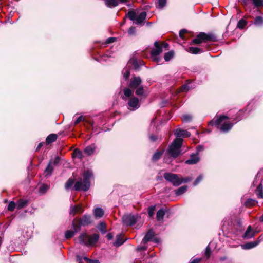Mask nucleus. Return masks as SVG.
<instances>
[{
  "mask_svg": "<svg viewBox=\"0 0 263 263\" xmlns=\"http://www.w3.org/2000/svg\"><path fill=\"white\" fill-rule=\"evenodd\" d=\"M230 118L224 115L217 116L216 118H214L209 122V125L217 126L218 128L223 133H227L234 126L233 123L224 122L219 127V125L224 120H229Z\"/></svg>",
  "mask_w": 263,
  "mask_h": 263,
  "instance_id": "nucleus-1",
  "label": "nucleus"
},
{
  "mask_svg": "<svg viewBox=\"0 0 263 263\" xmlns=\"http://www.w3.org/2000/svg\"><path fill=\"white\" fill-rule=\"evenodd\" d=\"M92 176V173L89 170L85 171L83 174V181H82V178H79V180L74 184L73 190L76 191L86 192L88 191L90 187V178Z\"/></svg>",
  "mask_w": 263,
  "mask_h": 263,
  "instance_id": "nucleus-2",
  "label": "nucleus"
},
{
  "mask_svg": "<svg viewBox=\"0 0 263 263\" xmlns=\"http://www.w3.org/2000/svg\"><path fill=\"white\" fill-rule=\"evenodd\" d=\"M218 41L217 37L213 32H209L206 33L203 32H200L196 36V38L194 39L191 45H200L202 43H206L208 42H216Z\"/></svg>",
  "mask_w": 263,
  "mask_h": 263,
  "instance_id": "nucleus-3",
  "label": "nucleus"
},
{
  "mask_svg": "<svg viewBox=\"0 0 263 263\" xmlns=\"http://www.w3.org/2000/svg\"><path fill=\"white\" fill-rule=\"evenodd\" d=\"M99 239V235L97 233L89 236L85 233L81 234L79 237L80 243L86 246H93L96 245Z\"/></svg>",
  "mask_w": 263,
  "mask_h": 263,
  "instance_id": "nucleus-4",
  "label": "nucleus"
},
{
  "mask_svg": "<svg viewBox=\"0 0 263 263\" xmlns=\"http://www.w3.org/2000/svg\"><path fill=\"white\" fill-rule=\"evenodd\" d=\"M73 222L81 229L82 226H87L91 224L92 220L90 215L85 214L81 218H75Z\"/></svg>",
  "mask_w": 263,
  "mask_h": 263,
  "instance_id": "nucleus-5",
  "label": "nucleus"
},
{
  "mask_svg": "<svg viewBox=\"0 0 263 263\" xmlns=\"http://www.w3.org/2000/svg\"><path fill=\"white\" fill-rule=\"evenodd\" d=\"M163 177L167 181L171 183L174 186H178L181 185L179 174L166 172L164 174Z\"/></svg>",
  "mask_w": 263,
  "mask_h": 263,
  "instance_id": "nucleus-6",
  "label": "nucleus"
},
{
  "mask_svg": "<svg viewBox=\"0 0 263 263\" xmlns=\"http://www.w3.org/2000/svg\"><path fill=\"white\" fill-rule=\"evenodd\" d=\"M137 216L132 214L125 215L122 217L123 222L126 226H134L137 221Z\"/></svg>",
  "mask_w": 263,
  "mask_h": 263,
  "instance_id": "nucleus-7",
  "label": "nucleus"
},
{
  "mask_svg": "<svg viewBox=\"0 0 263 263\" xmlns=\"http://www.w3.org/2000/svg\"><path fill=\"white\" fill-rule=\"evenodd\" d=\"M141 83V78L139 76L136 77L135 76V75H133L130 80L129 84H128V87L131 89H135L138 88V87H139V86H140Z\"/></svg>",
  "mask_w": 263,
  "mask_h": 263,
  "instance_id": "nucleus-8",
  "label": "nucleus"
},
{
  "mask_svg": "<svg viewBox=\"0 0 263 263\" xmlns=\"http://www.w3.org/2000/svg\"><path fill=\"white\" fill-rule=\"evenodd\" d=\"M72 227L73 230H67L65 233V237L66 239H71L74 236L76 233L80 231L79 227H77L76 224L72 221Z\"/></svg>",
  "mask_w": 263,
  "mask_h": 263,
  "instance_id": "nucleus-9",
  "label": "nucleus"
},
{
  "mask_svg": "<svg viewBox=\"0 0 263 263\" xmlns=\"http://www.w3.org/2000/svg\"><path fill=\"white\" fill-rule=\"evenodd\" d=\"M180 149L174 147V145H170L168 146V148L167 150L166 153L165 155H168V156L172 157L174 158L177 157L178 156L180 155Z\"/></svg>",
  "mask_w": 263,
  "mask_h": 263,
  "instance_id": "nucleus-10",
  "label": "nucleus"
},
{
  "mask_svg": "<svg viewBox=\"0 0 263 263\" xmlns=\"http://www.w3.org/2000/svg\"><path fill=\"white\" fill-rule=\"evenodd\" d=\"M155 48H153L150 52L151 57H155L162 52V46L158 41L155 42L154 44Z\"/></svg>",
  "mask_w": 263,
  "mask_h": 263,
  "instance_id": "nucleus-11",
  "label": "nucleus"
},
{
  "mask_svg": "<svg viewBox=\"0 0 263 263\" xmlns=\"http://www.w3.org/2000/svg\"><path fill=\"white\" fill-rule=\"evenodd\" d=\"M128 105L133 110L138 109L140 106L139 99L135 97L130 98L128 100Z\"/></svg>",
  "mask_w": 263,
  "mask_h": 263,
  "instance_id": "nucleus-12",
  "label": "nucleus"
},
{
  "mask_svg": "<svg viewBox=\"0 0 263 263\" xmlns=\"http://www.w3.org/2000/svg\"><path fill=\"white\" fill-rule=\"evenodd\" d=\"M155 235V232L152 229H150L146 233L145 236L142 240V243H147L148 241H152Z\"/></svg>",
  "mask_w": 263,
  "mask_h": 263,
  "instance_id": "nucleus-13",
  "label": "nucleus"
},
{
  "mask_svg": "<svg viewBox=\"0 0 263 263\" xmlns=\"http://www.w3.org/2000/svg\"><path fill=\"white\" fill-rule=\"evenodd\" d=\"M199 161L198 152L196 154H192L190 156V159L185 161V164L193 165L197 163Z\"/></svg>",
  "mask_w": 263,
  "mask_h": 263,
  "instance_id": "nucleus-14",
  "label": "nucleus"
},
{
  "mask_svg": "<svg viewBox=\"0 0 263 263\" xmlns=\"http://www.w3.org/2000/svg\"><path fill=\"white\" fill-rule=\"evenodd\" d=\"M84 211V209L82 208V205L77 204L73 206L70 207V214L74 216L76 214H81L83 213Z\"/></svg>",
  "mask_w": 263,
  "mask_h": 263,
  "instance_id": "nucleus-15",
  "label": "nucleus"
},
{
  "mask_svg": "<svg viewBox=\"0 0 263 263\" xmlns=\"http://www.w3.org/2000/svg\"><path fill=\"white\" fill-rule=\"evenodd\" d=\"M50 185L46 183H42L40 184L38 193L40 196H42L46 194V193L49 190Z\"/></svg>",
  "mask_w": 263,
  "mask_h": 263,
  "instance_id": "nucleus-16",
  "label": "nucleus"
},
{
  "mask_svg": "<svg viewBox=\"0 0 263 263\" xmlns=\"http://www.w3.org/2000/svg\"><path fill=\"white\" fill-rule=\"evenodd\" d=\"M174 134L177 137H189L191 135L189 132L182 129H177Z\"/></svg>",
  "mask_w": 263,
  "mask_h": 263,
  "instance_id": "nucleus-17",
  "label": "nucleus"
},
{
  "mask_svg": "<svg viewBox=\"0 0 263 263\" xmlns=\"http://www.w3.org/2000/svg\"><path fill=\"white\" fill-rule=\"evenodd\" d=\"M96 149V146L95 144H92L89 146H87L84 149V153L87 156H90L92 155Z\"/></svg>",
  "mask_w": 263,
  "mask_h": 263,
  "instance_id": "nucleus-18",
  "label": "nucleus"
},
{
  "mask_svg": "<svg viewBox=\"0 0 263 263\" xmlns=\"http://www.w3.org/2000/svg\"><path fill=\"white\" fill-rule=\"evenodd\" d=\"M58 138V135L56 134H51L49 135L46 139V144L48 145L55 142Z\"/></svg>",
  "mask_w": 263,
  "mask_h": 263,
  "instance_id": "nucleus-19",
  "label": "nucleus"
},
{
  "mask_svg": "<svg viewBox=\"0 0 263 263\" xmlns=\"http://www.w3.org/2000/svg\"><path fill=\"white\" fill-rule=\"evenodd\" d=\"M146 12L145 11H143L140 13V14L136 16V24L137 25L141 24L146 18Z\"/></svg>",
  "mask_w": 263,
  "mask_h": 263,
  "instance_id": "nucleus-20",
  "label": "nucleus"
},
{
  "mask_svg": "<svg viewBox=\"0 0 263 263\" xmlns=\"http://www.w3.org/2000/svg\"><path fill=\"white\" fill-rule=\"evenodd\" d=\"M255 193L258 198H263V185L261 182L257 186Z\"/></svg>",
  "mask_w": 263,
  "mask_h": 263,
  "instance_id": "nucleus-21",
  "label": "nucleus"
},
{
  "mask_svg": "<svg viewBox=\"0 0 263 263\" xmlns=\"http://www.w3.org/2000/svg\"><path fill=\"white\" fill-rule=\"evenodd\" d=\"M259 244L258 241H255L253 242H249L246 243L241 246L242 248L244 249H252Z\"/></svg>",
  "mask_w": 263,
  "mask_h": 263,
  "instance_id": "nucleus-22",
  "label": "nucleus"
},
{
  "mask_svg": "<svg viewBox=\"0 0 263 263\" xmlns=\"http://www.w3.org/2000/svg\"><path fill=\"white\" fill-rule=\"evenodd\" d=\"M125 240H124L121 234L117 235L116 236V241L114 242V246L118 247L125 242Z\"/></svg>",
  "mask_w": 263,
  "mask_h": 263,
  "instance_id": "nucleus-23",
  "label": "nucleus"
},
{
  "mask_svg": "<svg viewBox=\"0 0 263 263\" xmlns=\"http://www.w3.org/2000/svg\"><path fill=\"white\" fill-rule=\"evenodd\" d=\"M52 161L50 160L45 170L44 173L45 174L46 177L51 175L53 172V167L52 166Z\"/></svg>",
  "mask_w": 263,
  "mask_h": 263,
  "instance_id": "nucleus-24",
  "label": "nucleus"
},
{
  "mask_svg": "<svg viewBox=\"0 0 263 263\" xmlns=\"http://www.w3.org/2000/svg\"><path fill=\"white\" fill-rule=\"evenodd\" d=\"M28 204V200L20 199L16 203V208L19 210L21 209Z\"/></svg>",
  "mask_w": 263,
  "mask_h": 263,
  "instance_id": "nucleus-25",
  "label": "nucleus"
},
{
  "mask_svg": "<svg viewBox=\"0 0 263 263\" xmlns=\"http://www.w3.org/2000/svg\"><path fill=\"white\" fill-rule=\"evenodd\" d=\"M182 142L183 139L182 138H176L174 140L173 142L171 145H174V147H176L180 149V148L182 146Z\"/></svg>",
  "mask_w": 263,
  "mask_h": 263,
  "instance_id": "nucleus-26",
  "label": "nucleus"
},
{
  "mask_svg": "<svg viewBox=\"0 0 263 263\" xmlns=\"http://www.w3.org/2000/svg\"><path fill=\"white\" fill-rule=\"evenodd\" d=\"M105 5L108 8H112L117 6L119 2L117 0H105Z\"/></svg>",
  "mask_w": 263,
  "mask_h": 263,
  "instance_id": "nucleus-27",
  "label": "nucleus"
},
{
  "mask_svg": "<svg viewBox=\"0 0 263 263\" xmlns=\"http://www.w3.org/2000/svg\"><path fill=\"white\" fill-rule=\"evenodd\" d=\"M104 214V211L101 208H97L93 211V214L96 218H101Z\"/></svg>",
  "mask_w": 263,
  "mask_h": 263,
  "instance_id": "nucleus-28",
  "label": "nucleus"
},
{
  "mask_svg": "<svg viewBox=\"0 0 263 263\" xmlns=\"http://www.w3.org/2000/svg\"><path fill=\"white\" fill-rule=\"evenodd\" d=\"M252 230V229L251 226H248L246 231L245 232V233L243 236V237L244 238L248 239V238H251L254 237V233H251Z\"/></svg>",
  "mask_w": 263,
  "mask_h": 263,
  "instance_id": "nucleus-29",
  "label": "nucleus"
},
{
  "mask_svg": "<svg viewBox=\"0 0 263 263\" xmlns=\"http://www.w3.org/2000/svg\"><path fill=\"white\" fill-rule=\"evenodd\" d=\"M72 156L73 158H78L80 159H82L84 157L82 151L78 148L73 150Z\"/></svg>",
  "mask_w": 263,
  "mask_h": 263,
  "instance_id": "nucleus-30",
  "label": "nucleus"
},
{
  "mask_svg": "<svg viewBox=\"0 0 263 263\" xmlns=\"http://www.w3.org/2000/svg\"><path fill=\"white\" fill-rule=\"evenodd\" d=\"M189 52L191 53H192V54H197L199 53H201V52H203V51L198 48V47H190L187 50Z\"/></svg>",
  "mask_w": 263,
  "mask_h": 263,
  "instance_id": "nucleus-31",
  "label": "nucleus"
},
{
  "mask_svg": "<svg viewBox=\"0 0 263 263\" xmlns=\"http://www.w3.org/2000/svg\"><path fill=\"white\" fill-rule=\"evenodd\" d=\"M165 215V211L163 208L159 209L156 214V219L158 221H160L163 220V217Z\"/></svg>",
  "mask_w": 263,
  "mask_h": 263,
  "instance_id": "nucleus-32",
  "label": "nucleus"
},
{
  "mask_svg": "<svg viewBox=\"0 0 263 263\" xmlns=\"http://www.w3.org/2000/svg\"><path fill=\"white\" fill-rule=\"evenodd\" d=\"M258 203L257 201L255 199L249 198L245 202V205L246 207L251 208L255 206Z\"/></svg>",
  "mask_w": 263,
  "mask_h": 263,
  "instance_id": "nucleus-33",
  "label": "nucleus"
},
{
  "mask_svg": "<svg viewBox=\"0 0 263 263\" xmlns=\"http://www.w3.org/2000/svg\"><path fill=\"white\" fill-rule=\"evenodd\" d=\"M187 188L188 187L187 185H183L179 187L177 190H175L176 195L179 196L184 194L187 191Z\"/></svg>",
  "mask_w": 263,
  "mask_h": 263,
  "instance_id": "nucleus-34",
  "label": "nucleus"
},
{
  "mask_svg": "<svg viewBox=\"0 0 263 263\" xmlns=\"http://www.w3.org/2000/svg\"><path fill=\"white\" fill-rule=\"evenodd\" d=\"M164 150L157 151L154 154L152 158V161L156 162L159 160L163 154Z\"/></svg>",
  "mask_w": 263,
  "mask_h": 263,
  "instance_id": "nucleus-35",
  "label": "nucleus"
},
{
  "mask_svg": "<svg viewBox=\"0 0 263 263\" xmlns=\"http://www.w3.org/2000/svg\"><path fill=\"white\" fill-rule=\"evenodd\" d=\"M97 228L102 234H104L106 233V224L105 222H100L97 226Z\"/></svg>",
  "mask_w": 263,
  "mask_h": 263,
  "instance_id": "nucleus-36",
  "label": "nucleus"
},
{
  "mask_svg": "<svg viewBox=\"0 0 263 263\" xmlns=\"http://www.w3.org/2000/svg\"><path fill=\"white\" fill-rule=\"evenodd\" d=\"M136 16V13L133 10H129L125 15V17H128L131 21H135Z\"/></svg>",
  "mask_w": 263,
  "mask_h": 263,
  "instance_id": "nucleus-37",
  "label": "nucleus"
},
{
  "mask_svg": "<svg viewBox=\"0 0 263 263\" xmlns=\"http://www.w3.org/2000/svg\"><path fill=\"white\" fill-rule=\"evenodd\" d=\"M243 116V112L241 110H239L237 112V113L235 115V117L234 119L232 120V122L236 121L235 122L233 123L234 124L236 123L238 121H239L242 120Z\"/></svg>",
  "mask_w": 263,
  "mask_h": 263,
  "instance_id": "nucleus-38",
  "label": "nucleus"
},
{
  "mask_svg": "<svg viewBox=\"0 0 263 263\" xmlns=\"http://www.w3.org/2000/svg\"><path fill=\"white\" fill-rule=\"evenodd\" d=\"M175 52L173 50H171L164 54V59L165 61L168 62L174 56Z\"/></svg>",
  "mask_w": 263,
  "mask_h": 263,
  "instance_id": "nucleus-39",
  "label": "nucleus"
},
{
  "mask_svg": "<svg viewBox=\"0 0 263 263\" xmlns=\"http://www.w3.org/2000/svg\"><path fill=\"white\" fill-rule=\"evenodd\" d=\"M75 180L74 178H69L67 182L65 183L64 187L65 190H68L72 187L74 183Z\"/></svg>",
  "mask_w": 263,
  "mask_h": 263,
  "instance_id": "nucleus-40",
  "label": "nucleus"
},
{
  "mask_svg": "<svg viewBox=\"0 0 263 263\" xmlns=\"http://www.w3.org/2000/svg\"><path fill=\"white\" fill-rule=\"evenodd\" d=\"M247 22L245 20L241 18L240 20L237 25V27L239 29H243L247 25Z\"/></svg>",
  "mask_w": 263,
  "mask_h": 263,
  "instance_id": "nucleus-41",
  "label": "nucleus"
},
{
  "mask_svg": "<svg viewBox=\"0 0 263 263\" xmlns=\"http://www.w3.org/2000/svg\"><path fill=\"white\" fill-rule=\"evenodd\" d=\"M254 24L257 26H260L263 24V18L261 16H256L254 21Z\"/></svg>",
  "mask_w": 263,
  "mask_h": 263,
  "instance_id": "nucleus-42",
  "label": "nucleus"
},
{
  "mask_svg": "<svg viewBox=\"0 0 263 263\" xmlns=\"http://www.w3.org/2000/svg\"><path fill=\"white\" fill-rule=\"evenodd\" d=\"M130 63L132 64L133 69L137 71L140 68L139 64L136 60H133L130 61Z\"/></svg>",
  "mask_w": 263,
  "mask_h": 263,
  "instance_id": "nucleus-43",
  "label": "nucleus"
},
{
  "mask_svg": "<svg viewBox=\"0 0 263 263\" xmlns=\"http://www.w3.org/2000/svg\"><path fill=\"white\" fill-rule=\"evenodd\" d=\"M192 178L190 177H183L181 175H180V182H181V184L183 183H187L192 180Z\"/></svg>",
  "mask_w": 263,
  "mask_h": 263,
  "instance_id": "nucleus-44",
  "label": "nucleus"
},
{
  "mask_svg": "<svg viewBox=\"0 0 263 263\" xmlns=\"http://www.w3.org/2000/svg\"><path fill=\"white\" fill-rule=\"evenodd\" d=\"M156 210L155 205L149 206L148 208V214L149 217H152L154 215V212Z\"/></svg>",
  "mask_w": 263,
  "mask_h": 263,
  "instance_id": "nucleus-45",
  "label": "nucleus"
},
{
  "mask_svg": "<svg viewBox=\"0 0 263 263\" xmlns=\"http://www.w3.org/2000/svg\"><path fill=\"white\" fill-rule=\"evenodd\" d=\"M167 0H158V8L162 9L164 8L166 4Z\"/></svg>",
  "mask_w": 263,
  "mask_h": 263,
  "instance_id": "nucleus-46",
  "label": "nucleus"
},
{
  "mask_svg": "<svg viewBox=\"0 0 263 263\" xmlns=\"http://www.w3.org/2000/svg\"><path fill=\"white\" fill-rule=\"evenodd\" d=\"M136 94L138 96H141L144 93V87L143 86H139L137 88L135 92Z\"/></svg>",
  "mask_w": 263,
  "mask_h": 263,
  "instance_id": "nucleus-47",
  "label": "nucleus"
},
{
  "mask_svg": "<svg viewBox=\"0 0 263 263\" xmlns=\"http://www.w3.org/2000/svg\"><path fill=\"white\" fill-rule=\"evenodd\" d=\"M15 207H16V204L14 201H11L8 205L7 209L12 212L14 211Z\"/></svg>",
  "mask_w": 263,
  "mask_h": 263,
  "instance_id": "nucleus-48",
  "label": "nucleus"
},
{
  "mask_svg": "<svg viewBox=\"0 0 263 263\" xmlns=\"http://www.w3.org/2000/svg\"><path fill=\"white\" fill-rule=\"evenodd\" d=\"M123 92L124 95L127 97H130L132 96V91L129 87L124 88Z\"/></svg>",
  "mask_w": 263,
  "mask_h": 263,
  "instance_id": "nucleus-49",
  "label": "nucleus"
},
{
  "mask_svg": "<svg viewBox=\"0 0 263 263\" xmlns=\"http://www.w3.org/2000/svg\"><path fill=\"white\" fill-rule=\"evenodd\" d=\"M252 2L257 7L263 6V0H252Z\"/></svg>",
  "mask_w": 263,
  "mask_h": 263,
  "instance_id": "nucleus-50",
  "label": "nucleus"
},
{
  "mask_svg": "<svg viewBox=\"0 0 263 263\" xmlns=\"http://www.w3.org/2000/svg\"><path fill=\"white\" fill-rule=\"evenodd\" d=\"M83 259L87 263H100V261L98 259H89L87 257H84Z\"/></svg>",
  "mask_w": 263,
  "mask_h": 263,
  "instance_id": "nucleus-51",
  "label": "nucleus"
},
{
  "mask_svg": "<svg viewBox=\"0 0 263 263\" xmlns=\"http://www.w3.org/2000/svg\"><path fill=\"white\" fill-rule=\"evenodd\" d=\"M187 32V30L185 29H183L180 30L179 31V37L182 39H185V34H186Z\"/></svg>",
  "mask_w": 263,
  "mask_h": 263,
  "instance_id": "nucleus-52",
  "label": "nucleus"
},
{
  "mask_svg": "<svg viewBox=\"0 0 263 263\" xmlns=\"http://www.w3.org/2000/svg\"><path fill=\"white\" fill-rule=\"evenodd\" d=\"M130 75V70L128 69H126L125 71L123 73V78L125 80H127Z\"/></svg>",
  "mask_w": 263,
  "mask_h": 263,
  "instance_id": "nucleus-53",
  "label": "nucleus"
},
{
  "mask_svg": "<svg viewBox=\"0 0 263 263\" xmlns=\"http://www.w3.org/2000/svg\"><path fill=\"white\" fill-rule=\"evenodd\" d=\"M128 33L130 35H135V34H136V27L131 26L128 31Z\"/></svg>",
  "mask_w": 263,
  "mask_h": 263,
  "instance_id": "nucleus-54",
  "label": "nucleus"
},
{
  "mask_svg": "<svg viewBox=\"0 0 263 263\" xmlns=\"http://www.w3.org/2000/svg\"><path fill=\"white\" fill-rule=\"evenodd\" d=\"M192 118L190 115H185L183 116V121L188 122L192 121Z\"/></svg>",
  "mask_w": 263,
  "mask_h": 263,
  "instance_id": "nucleus-55",
  "label": "nucleus"
},
{
  "mask_svg": "<svg viewBox=\"0 0 263 263\" xmlns=\"http://www.w3.org/2000/svg\"><path fill=\"white\" fill-rule=\"evenodd\" d=\"M211 253V250L209 246H208L205 249V256L207 258H209Z\"/></svg>",
  "mask_w": 263,
  "mask_h": 263,
  "instance_id": "nucleus-56",
  "label": "nucleus"
},
{
  "mask_svg": "<svg viewBox=\"0 0 263 263\" xmlns=\"http://www.w3.org/2000/svg\"><path fill=\"white\" fill-rule=\"evenodd\" d=\"M190 89V86L187 84H184L180 87V90L182 91H187Z\"/></svg>",
  "mask_w": 263,
  "mask_h": 263,
  "instance_id": "nucleus-57",
  "label": "nucleus"
},
{
  "mask_svg": "<svg viewBox=\"0 0 263 263\" xmlns=\"http://www.w3.org/2000/svg\"><path fill=\"white\" fill-rule=\"evenodd\" d=\"M203 177L201 175H199L195 180L194 182V185H197L198 183L200 182V181L202 180Z\"/></svg>",
  "mask_w": 263,
  "mask_h": 263,
  "instance_id": "nucleus-58",
  "label": "nucleus"
},
{
  "mask_svg": "<svg viewBox=\"0 0 263 263\" xmlns=\"http://www.w3.org/2000/svg\"><path fill=\"white\" fill-rule=\"evenodd\" d=\"M82 121H84V118L83 116H80L74 121V125H77L78 124H79L80 122H81Z\"/></svg>",
  "mask_w": 263,
  "mask_h": 263,
  "instance_id": "nucleus-59",
  "label": "nucleus"
},
{
  "mask_svg": "<svg viewBox=\"0 0 263 263\" xmlns=\"http://www.w3.org/2000/svg\"><path fill=\"white\" fill-rule=\"evenodd\" d=\"M116 38L114 37H110L106 40V43L107 44H110L116 41Z\"/></svg>",
  "mask_w": 263,
  "mask_h": 263,
  "instance_id": "nucleus-60",
  "label": "nucleus"
},
{
  "mask_svg": "<svg viewBox=\"0 0 263 263\" xmlns=\"http://www.w3.org/2000/svg\"><path fill=\"white\" fill-rule=\"evenodd\" d=\"M147 249V247L146 246H140V247H138L137 248H136V250L138 252H139V251H144V250H146Z\"/></svg>",
  "mask_w": 263,
  "mask_h": 263,
  "instance_id": "nucleus-61",
  "label": "nucleus"
},
{
  "mask_svg": "<svg viewBox=\"0 0 263 263\" xmlns=\"http://www.w3.org/2000/svg\"><path fill=\"white\" fill-rule=\"evenodd\" d=\"M61 160V158L59 156H56L54 158V160L53 162V163L54 165H57L59 164L60 161Z\"/></svg>",
  "mask_w": 263,
  "mask_h": 263,
  "instance_id": "nucleus-62",
  "label": "nucleus"
},
{
  "mask_svg": "<svg viewBox=\"0 0 263 263\" xmlns=\"http://www.w3.org/2000/svg\"><path fill=\"white\" fill-rule=\"evenodd\" d=\"M240 2L241 5L244 6H247L250 4L251 0H240Z\"/></svg>",
  "mask_w": 263,
  "mask_h": 263,
  "instance_id": "nucleus-63",
  "label": "nucleus"
},
{
  "mask_svg": "<svg viewBox=\"0 0 263 263\" xmlns=\"http://www.w3.org/2000/svg\"><path fill=\"white\" fill-rule=\"evenodd\" d=\"M151 141L155 142L157 140V137L154 135H152L149 136Z\"/></svg>",
  "mask_w": 263,
  "mask_h": 263,
  "instance_id": "nucleus-64",
  "label": "nucleus"
}]
</instances>
